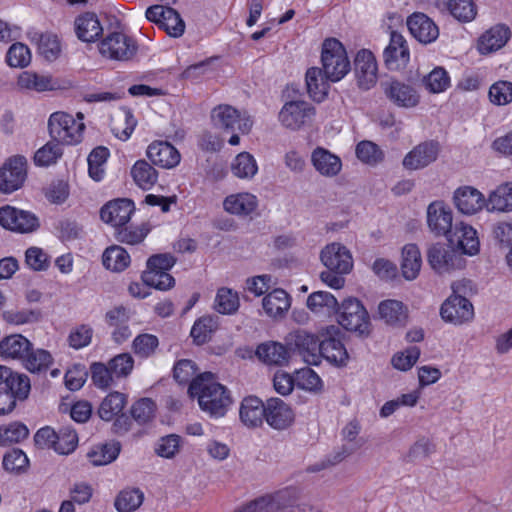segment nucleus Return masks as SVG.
<instances>
[{"label":"nucleus","mask_w":512,"mask_h":512,"mask_svg":"<svg viewBox=\"0 0 512 512\" xmlns=\"http://www.w3.org/2000/svg\"><path fill=\"white\" fill-rule=\"evenodd\" d=\"M311 162L315 170L325 177H334L342 169L340 157L323 147H317L313 150Z\"/></svg>","instance_id":"bb28decb"},{"label":"nucleus","mask_w":512,"mask_h":512,"mask_svg":"<svg viewBox=\"0 0 512 512\" xmlns=\"http://www.w3.org/2000/svg\"><path fill=\"white\" fill-rule=\"evenodd\" d=\"M427 260L431 268L439 274L450 272L461 267L462 259L456 251L445 244H433L427 252Z\"/></svg>","instance_id":"9b49d317"},{"label":"nucleus","mask_w":512,"mask_h":512,"mask_svg":"<svg viewBox=\"0 0 512 512\" xmlns=\"http://www.w3.org/2000/svg\"><path fill=\"white\" fill-rule=\"evenodd\" d=\"M291 504V491L284 489L261 496L234 512H280Z\"/></svg>","instance_id":"f8f14e48"},{"label":"nucleus","mask_w":512,"mask_h":512,"mask_svg":"<svg viewBox=\"0 0 512 512\" xmlns=\"http://www.w3.org/2000/svg\"><path fill=\"white\" fill-rule=\"evenodd\" d=\"M440 152V144L435 140L416 145L403 158L402 165L407 170H419L435 162Z\"/></svg>","instance_id":"9d476101"},{"label":"nucleus","mask_w":512,"mask_h":512,"mask_svg":"<svg viewBox=\"0 0 512 512\" xmlns=\"http://www.w3.org/2000/svg\"><path fill=\"white\" fill-rule=\"evenodd\" d=\"M3 318L7 323L14 325L30 324L40 321L42 318V312L38 308L7 310L3 312Z\"/></svg>","instance_id":"680f3d73"},{"label":"nucleus","mask_w":512,"mask_h":512,"mask_svg":"<svg viewBox=\"0 0 512 512\" xmlns=\"http://www.w3.org/2000/svg\"><path fill=\"white\" fill-rule=\"evenodd\" d=\"M75 31L77 37L83 42H94L103 32V28L92 12H86L75 20Z\"/></svg>","instance_id":"473e14b6"},{"label":"nucleus","mask_w":512,"mask_h":512,"mask_svg":"<svg viewBox=\"0 0 512 512\" xmlns=\"http://www.w3.org/2000/svg\"><path fill=\"white\" fill-rule=\"evenodd\" d=\"M33 40L37 43L39 53L48 61L55 60L60 53V43L52 33H34Z\"/></svg>","instance_id":"de8ad7c7"},{"label":"nucleus","mask_w":512,"mask_h":512,"mask_svg":"<svg viewBox=\"0 0 512 512\" xmlns=\"http://www.w3.org/2000/svg\"><path fill=\"white\" fill-rule=\"evenodd\" d=\"M149 232L147 224L128 226L127 224L115 229V239L124 244L136 245L141 243Z\"/></svg>","instance_id":"09e8293b"},{"label":"nucleus","mask_w":512,"mask_h":512,"mask_svg":"<svg viewBox=\"0 0 512 512\" xmlns=\"http://www.w3.org/2000/svg\"><path fill=\"white\" fill-rule=\"evenodd\" d=\"M239 415L245 426L258 427L265 419V403L256 396L245 397L241 402Z\"/></svg>","instance_id":"c85d7f7f"},{"label":"nucleus","mask_w":512,"mask_h":512,"mask_svg":"<svg viewBox=\"0 0 512 512\" xmlns=\"http://www.w3.org/2000/svg\"><path fill=\"white\" fill-rule=\"evenodd\" d=\"M135 183L142 189H150L157 181V171L145 160H138L131 169Z\"/></svg>","instance_id":"a18cd8bd"},{"label":"nucleus","mask_w":512,"mask_h":512,"mask_svg":"<svg viewBox=\"0 0 512 512\" xmlns=\"http://www.w3.org/2000/svg\"><path fill=\"white\" fill-rule=\"evenodd\" d=\"M380 318L391 326H404L407 322V307L398 300L388 299L380 302L378 306Z\"/></svg>","instance_id":"72a5a7b5"},{"label":"nucleus","mask_w":512,"mask_h":512,"mask_svg":"<svg viewBox=\"0 0 512 512\" xmlns=\"http://www.w3.org/2000/svg\"><path fill=\"white\" fill-rule=\"evenodd\" d=\"M422 266L420 249L416 244L409 243L402 248L400 268L402 276L412 281L419 275Z\"/></svg>","instance_id":"2f4dec72"},{"label":"nucleus","mask_w":512,"mask_h":512,"mask_svg":"<svg viewBox=\"0 0 512 512\" xmlns=\"http://www.w3.org/2000/svg\"><path fill=\"white\" fill-rule=\"evenodd\" d=\"M144 500V494L139 489L121 491L115 499V508L119 512H132L140 507Z\"/></svg>","instance_id":"5fc2aeb1"},{"label":"nucleus","mask_w":512,"mask_h":512,"mask_svg":"<svg viewBox=\"0 0 512 512\" xmlns=\"http://www.w3.org/2000/svg\"><path fill=\"white\" fill-rule=\"evenodd\" d=\"M438 6H442L443 9L449 11L460 22H470L477 14L473 0H447L438 2Z\"/></svg>","instance_id":"4c0bfd02"},{"label":"nucleus","mask_w":512,"mask_h":512,"mask_svg":"<svg viewBox=\"0 0 512 512\" xmlns=\"http://www.w3.org/2000/svg\"><path fill=\"white\" fill-rule=\"evenodd\" d=\"M212 121L215 127L223 129L227 132L248 133L253 125L250 118L241 119L238 110L230 105H219L212 110Z\"/></svg>","instance_id":"1a4fd4ad"},{"label":"nucleus","mask_w":512,"mask_h":512,"mask_svg":"<svg viewBox=\"0 0 512 512\" xmlns=\"http://www.w3.org/2000/svg\"><path fill=\"white\" fill-rule=\"evenodd\" d=\"M423 82L430 92L440 93L449 86L450 78L444 68L437 67L424 77Z\"/></svg>","instance_id":"0e129e2a"},{"label":"nucleus","mask_w":512,"mask_h":512,"mask_svg":"<svg viewBox=\"0 0 512 512\" xmlns=\"http://www.w3.org/2000/svg\"><path fill=\"white\" fill-rule=\"evenodd\" d=\"M25 368L32 373L45 372L53 362L51 354L44 349H33L23 357L22 359Z\"/></svg>","instance_id":"37998d69"},{"label":"nucleus","mask_w":512,"mask_h":512,"mask_svg":"<svg viewBox=\"0 0 512 512\" xmlns=\"http://www.w3.org/2000/svg\"><path fill=\"white\" fill-rule=\"evenodd\" d=\"M295 419L292 408L280 398H269L265 402V420L275 430L290 427Z\"/></svg>","instance_id":"dca6fc26"},{"label":"nucleus","mask_w":512,"mask_h":512,"mask_svg":"<svg viewBox=\"0 0 512 512\" xmlns=\"http://www.w3.org/2000/svg\"><path fill=\"white\" fill-rule=\"evenodd\" d=\"M453 200L457 209L467 215L475 214L484 206L487 207L484 195L472 186L458 188L454 192Z\"/></svg>","instance_id":"393cba45"},{"label":"nucleus","mask_w":512,"mask_h":512,"mask_svg":"<svg viewBox=\"0 0 512 512\" xmlns=\"http://www.w3.org/2000/svg\"><path fill=\"white\" fill-rule=\"evenodd\" d=\"M30 389L27 375L12 378L10 383H0V415L10 413L16 406V400H25Z\"/></svg>","instance_id":"6e6552de"},{"label":"nucleus","mask_w":512,"mask_h":512,"mask_svg":"<svg viewBox=\"0 0 512 512\" xmlns=\"http://www.w3.org/2000/svg\"><path fill=\"white\" fill-rule=\"evenodd\" d=\"M257 207V199L250 193L228 196L224 201L226 211L237 215H248Z\"/></svg>","instance_id":"ea45409f"},{"label":"nucleus","mask_w":512,"mask_h":512,"mask_svg":"<svg viewBox=\"0 0 512 512\" xmlns=\"http://www.w3.org/2000/svg\"><path fill=\"white\" fill-rule=\"evenodd\" d=\"M63 155L60 142L51 140L39 148L34 155V162L37 166L47 167L55 164Z\"/></svg>","instance_id":"603ef678"},{"label":"nucleus","mask_w":512,"mask_h":512,"mask_svg":"<svg viewBox=\"0 0 512 512\" xmlns=\"http://www.w3.org/2000/svg\"><path fill=\"white\" fill-rule=\"evenodd\" d=\"M489 98L496 105H506L512 101V82L498 81L489 89Z\"/></svg>","instance_id":"774afa93"},{"label":"nucleus","mask_w":512,"mask_h":512,"mask_svg":"<svg viewBox=\"0 0 512 512\" xmlns=\"http://www.w3.org/2000/svg\"><path fill=\"white\" fill-rule=\"evenodd\" d=\"M143 283L158 290H168L175 285V279L165 271L146 269L141 276Z\"/></svg>","instance_id":"bf43d9fd"},{"label":"nucleus","mask_w":512,"mask_h":512,"mask_svg":"<svg viewBox=\"0 0 512 512\" xmlns=\"http://www.w3.org/2000/svg\"><path fill=\"white\" fill-rule=\"evenodd\" d=\"M333 332H339L338 327L329 326L327 328L329 336L321 340L319 359L322 357L336 367H344L348 363L349 354L341 340L332 335Z\"/></svg>","instance_id":"2eb2a0df"},{"label":"nucleus","mask_w":512,"mask_h":512,"mask_svg":"<svg viewBox=\"0 0 512 512\" xmlns=\"http://www.w3.org/2000/svg\"><path fill=\"white\" fill-rule=\"evenodd\" d=\"M188 393L192 398L197 397L203 411L215 417L224 416L232 403L229 390L214 381V375L211 372L198 375L189 384Z\"/></svg>","instance_id":"f257e3e1"},{"label":"nucleus","mask_w":512,"mask_h":512,"mask_svg":"<svg viewBox=\"0 0 512 512\" xmlns=\"http://www.w3.org/2000/svg\"><path fill=\"white\" fill-rule=\"evenodd\" d=\"M134 203L130 199H116L105 204L100 210L101 219L115 229L128 223L134 212Z\"/></svg>","instance_id":"4be33fe9"},{"label":"nucleus","mask_w":512,"mask_h":512,"mask_svg":"<svg viewBox=\"0 0 512 512\" xmlns=\"http://www.w3.org/2000/svg\"><path fill=\"white\" fill-rule=\"evenodd\" d=\"M21 88L43 92L53 89L52 79L49 76L39 75L35 72L24 71L18 77Z\"/></svg>","instance_id":"3c124183"},{"label":"nucleus","mask_w":512,"mask_h":512,"mask_svg":"<svg viewBox=\"0 0 512 512\" xmlns=\"http://www.w3.org/2000/svg\"><path fill=\"white\" fill-rule=\"evenodd\" d=\"M306 86L309 96L316 102H322L328 95L330 88L328 79L319 67H311L306 72Z\"/></svg>","instance_id":"7c9ffc66"},{"label":"nucleus","mask_w":512,"mask_h":512,"mask_svg":"<svg viewBox=\"0 0 512 512\" xmlns=\"http://www.w3.org/2000/svg\"><path fill=\"white\" fill-rule=\"evenodd\" d=\"M289 344L306 363L311 365L319 364L321 341L317 336L305 330H297L289 334Z\"/></svg>","instance_id":"ddd939ff"},{"label":"nucleus","mask_w":512,"mask_h":512,"mask_svg":"<svg viewBox=\"0 0 512 512\" xmlns=\"http://www.w3.org/2000/svg\"><path fill=\"white\" fill-rule=\"evenodd\" d=\"M357 158L368 165H377L384 159V153L380 147L372 141L364 140L356 146Z\"/></svg>","instance_id":"4d7b16f0"},{"label":"nucleus","mask_w":512,"mask_h":512,"mask_svg":"<svg viewBox=\"0 0 512 512\" xmlns=\"http://www.w3.org/2000/svg\"><path fill=\"white\" fill-rule=\"evenodd\" d=\"M181 437L177 434H169L161 437L156 446L155 452L163 458H173L180 450Z\"/></svg>","instance_id":"69168bd1"},{"label":"nucleus","mask_w":512,"mask_h":512,"mask_svg":"<svg viewBox=\"0 0 512 512\" xmlns=\"http://www.w3.org/2000/svg\"><path fill=\"white\" fill-rule=\"evenodd\" d=\"M446 238L452 247H456L463 254L473 256L479 252L477 232L470 225L456 223Z\"/></svg>","instance_id":"4468645a"},{"label":"nucleus","mask_w":512,"mask_h":512,"mask_svg":"<svg viewBox=\"0 0 512 512\" xmlns=\"http://www.w3.org/2000/svg\"><path fill=\"white\" fill-rule=\"evenodd\" d=\"M315 113L314 106L306 101H288L281 108L278 120L285 128L296 131L312 122Z\"/></svg>","instance_id":"39448f33"},{"label":"nucleus","mask_w":512,"mask_h":512,"mask_svg":"<svg viewBox=\"0 0 512 512\" xmlns=\"http://www.w3.org/2000/svg\"><path fill=\"white\" fill-rule=\"evenodd\" d=\"M32 343L21 334H13L4 337L0 341V355L5 358L19 359L31 350Z\"/></svg>","instance_id":"c9c22d12"},{"label":"nucleus","mask_w":512,"mask_h":512,"mask_svg":"<svg viewBox=\"0 0 512 512\" xmlns=\"http://www.w3.org/2000/svg\"><path fill=\"white\" fill-rule=\"evenodd\" d=\"M156 403L151 398L137 400L130 409V414L139 425L151 422L155 417Z\"/></svg>","instance_id":"6e6d98bb"},{"label":"nucleus","mask_w":512,"mask_h":512,"mask_svg":"<svg viewBox=\"0 0 512 512\" xmlns=\"http://www.w3.org/2000/svg\"><path fill=\"white\" fill-rule=\"evenodd\" d=\"M440 314L444 321L459 325L473 318L474 309L467 298L449 297L441 305Z\"/></svg>","instance_id":"412c9836"},{"label":"nucleus","mask_w":512,"mask_h":512,"mask_svg":"<svg viewBox=\"0 0 512 512\" xmlns=\"http://www.w3.org/2000/svg\"><path fill=\"white\" fill-rule=\"evenodd\" d=\"M147 157L154 164L170 169L179 164L181 156L178 150L166 141H155L147 148Z\"/></svg>","instance_id":"a878e982"},{"label":"nucleus","mask_w":512,"mask_h":512,"mask_svg":"<svg viewBox=\"0 0 512 512\" xmlns=\"http://www.w3.org/2000/svg\"><path fill=\"white\" fill-rule=\"evenodd\" d=\"M510 38V30L505 25H496L487 30L478 41L481 54H488L502 48Z\"/></svg>","instance_id":"c756f323"},{"label":"nucleus","mask_w":512,"mask_h":512,"mask_svg":"<svg viewBox=\"0 0 512 512\" xmlns=\"http://www.w3.org/2000/svg\"><path fill=\"white\" fill-rule=\"evenodd\" d=\"M387 97L401 107H414L419 102L416 90L405 83L392 81L385 89Z\"/></svg>","instance_id":"f704fd0d"},{"label":"nucleus","mask_w":512,"mask_h":512,"mask_svg":"<svg viewBox=\"0 0 512 512\" xmlns=\"http://www.w3.org/2000/svg\"><path fill=\"white\" fill-rule=\"evenodd\" d=\"M27 176V161L24 156L10 157L0 168V192L9 194L18 190Z\"/></svg>","instance_id":"0eeeda50"},{"label":"nucleus","mask_w":512,"mask_h":512,"mask_svg":"<svg viewBox=\"0 0 512 512\" xmlns=\"http://www.w3.org/2000/svg\"><path fill=\"white\" fill-rule=\"evenodd\" d=\"M258 167L254 157L248 152L238 154L231 164L234 176L241 179H251L257 173Z\"/></svg>","instance_id":"8fccbe9b"},{"label":"nucleus","mask_w":512,"mask_h":512,"mask_svg":"<svg viewBox=\"0 0 512 512\" xmlns=\"http://www.w3.org/2000/svg\"><path fill=\"white\" fill-rule=\"evenodd\" d=\"M377 63L373 53L369 50H361L354 60V71L358 86L368 90L377 82Z\"/></svg>","instance_id":"6ab92c4d"},{"label":"nucleus","mask_w":512,"mask_h":512,"mask_svg":"<svg viewBox=\"0 0 512 512\" xmlns=\"http://www.w3.org/2000/svg\"><path fill=\"white\" fill-rule=\"evenodd\" d=\"M320 258L327 269L335 271L337 274H347L353 267L349 250L340 243L327 245L321 251Z\"/></svg>","instance_id":"a211bd4d"},{"label":"nucleus","mask_w":512,"mask_h":512,"mask_svg":"<svg viewBox=\"0 0 512 512\" xmlns=\"http://www.w3.org/2000/svg\"><path fill=\"white\" fill-rule=\"evenodd\" d=\"M127 403V397L120 392L108 394L101 402L98 415L104 421H111L118 416Z\"/></svg>","instance_id":"58836bf2"},{"label":"nucleus","mask_w":512,"mask_h":512,"mask_svg":"<svg viewBox=\"0 0 512 512\" xmlns=\"http://www.w3.org/2000/svg\"><path fill=\"white\" fill-rule=\"evenodd\" d=\"M307 307L315 313L322 312L324 309L328 313L336 311L338 301L334 295L326 291H316L309 295Z\"/></svg>","instance_id":"864d4df0"},{"label":"nucleus","mask_w":512,"mask_h":512,"mask_svg":"<svg viewBox=\"0 0 512 512\" xmlns=\"http://www.w3.org/2000/svg\"><path fill=\"white\" fill-rule=\"evenodd\" d=\"M321 63V69L331 82L340 81L351 69L346 49L336 38H328L323 42Z\"/></svg>","instance_id":"f03ea898"},{"label":"nucleus","mask_w":512,"mask_h":512,"mask_svg":"<svg viewBox=\"0 0 512 512\" xmlns=\"http://www.w3.org/2000/svg\"><path fill=\"white\" fill-rule=\"evenodd\" d=\"M338 323L347 331L356 332L359 335H368L370 332V318L367 310L357 298H347L338 307Z\"/></svg>","instance_id":"7ed1b4c3"},{"label":"nucleus","mask_w":512,"mask_h":512,"mask_svg":"<svg viewBox=\"0 0 512 512\" xmlns=\"http://www.w3.org/2000/svg\"><path fill=\"white\" fill-rule=\"evenodd\" d=\"M255 354L262 363L269 366L286 365L290 357L287 347L275 341H267L259 344Z\"/></svg>","instance_id":"cd10ccee"},{"label":"nucleus","mask_w":512,"mask_h":512,"mask_svg":"<svg viewBox=\"0 0 512 512\" xmlns=\"http://www.w3.org/2000/svg\"><path fill=\"white\" fill-rule=\"evenodd\" d=\"M0 225L14 232L31 233L39 226V218L32 212L6 205L0 208Z\"/></svg>","instance_id":"423d86ee"},{"label":"nucleus","mask_w":512,"mask_h":512,"mask_svg":"<svg viewBox=\"0 0 512 512\" xmlns=\"http://www.w3.org/2000/svg\"><path fill=\"white\" fill-rule=\"evenodd\" d=\"M29 435L28 428L20 422H13L7 426L0 427V445L18 443Z\"/></svg>","instance_id":"e2e57ef3"},{"label":"nucleus","mask_w":512,"mask_h":512,"mask_svg":"<svg viewBox=\"0 0 512 512\" xmlns=\"http://www.w3.org/2000/svg\"><path fill=\"white\" fill-rule=\"evenodd\" d=\"M100 52L116 60H127L136 52L134 41L123 33L108 35L100 45Z\"/></svg>","instance_id":"f3484780"},{"label":"nucleus","mask_w":512,"mask_h":512,"mask_svg":"<svg viewBox=\"0 0 512 512\" xmlns=\"http://www.w3.org/2000/svg\"><path fill=\"white\" fill-rule=\"evenodd\" d=\"M452 211L441 201L432 202L427 208V223L437 236L447 237L452 226Z\"/></svg>","instance_id":"b1692460"},{"label":"nucleus","mask_w":512,"mask_h":512,"mask_svg":"<svg viewBox=\"0 0 512 512\" xmlns=\"http://www.w3.org/2000/svg\"><path fill=\"white\" fill-rule=\"evenodd\" d=\"M217 323L211 316L199 318L192 326L190 335L197 345H202L211 339Z\"/></svg>","instance_id":"13d9d810"},{"label":"nucleus","mask_w":512,"mask_h":512,"mask_svg":"<svg viewBox=\"0 0 512 512\" xmlns=\"http://www.w3.org/2000/svg\"><path fill=\"white\" fill-rule=\"evenodd\" d=\"M262 305L269 317L282 316L290 307L289 295L283 289H275L263 298Z\"/></svg>","instance_id":"e433bc0d"},{"label":"nucleus","mask_w":512,"mask_h":512,"mask_svg":"<svg viewBox=\"0 0 512 512\" xmlns=\"http://www.w3.org/2000/svg\"><path fill=\"white\" fill-rule=\"evenodd\" d=\"M85 126L77 122L72 115L64 112L53 113L48 121L51 138L62 144L72 145L79 143Z\"/></svg>","instance_id":"20e7f679"},{"label":"nucleus","mask_w":512,"mask_h":512,"mask_svg":"<svg viewBox=\"0 0 512 512\" xmlns=\"http://www.w3.org/2000/svg\"><path fill=\"white\" fill-rule=\"evenodd\" d=\"M90 373L93 384L100 389L108 388L113 382L114 373L109 364L94 362L90 366Z\"/></svg>","instance_id":"338daca9"},{"label":"nucleus","mask_w":512,"mask_h":512,"mask_svg":"<svg viewBox=\"0 0 512 512\" xmlns=\"http://www.w3.org/2000/svg\"><path fill=\"white\" fill-rule=\"evenodd\" d=\"M239 306L240 302L237 292L226 287L218 289L214 302V308L218 313L231 315L237 312Z\"/></svg>","instance_id":"49530a36"},{"label":"nucleus","mask_w":512,"mask_h":512,"mask_svg":"<svg viewBox=\"0 0 512 512\" xmlns=\"http://www.w3.org/2000/svg\"><path fill=\"white\" fill-rule=\"evenodd\" d=\"M487 209L501 212L512 210V182L501 184L490 193Z\"/></svg>","instance_id":"a19ab883"},{"label":"nucleus","mask_w":512,"mask_h":512,"mask_svg":"<svg viewBox=\"0 0 512 512\" xmlns=\"http://www.w3.org/2000/svg\"><path fill=\"white\" fill-rule=\"evenodd\" d=\"M120 450L119 442L106 443L92 449L88 453V458L94 466H103L113 462L118 457Z\"/></svg>","instance_id":"c03bdc74"},{"label":"nucleus","mask_w":512,"mask_h":512,"mask_svg":"<svg viewBox=\"0 0 512 512\" xmlns=\"http://www.w3.org/2000/svg\"><path fill=\"white\" fill-rule=\"evenodd\" d=\"M411 35L422 44H430L439 37V28L424 13H414L407 19Z\"/></svg>","instance_id":"5701e85b"},{"label":"nucleus","mask_w":512,"mask_h":512,"mask_svg":"<svg viewBox=\"0 0 512 512\" xmlns=\"http://www.w3.org/2000/svg\"><path fill=\"white\" fill-rule=\"evenodd\" d=\"M2 464L6 471L22 474L28 469L29 459L22 450L13 449L4 455Z\"/></svg>","instance_id":"052dcab7"},{"label":"nucleus","mask_w":512,"mask_h":512,"mask_svg":"<svg viewBox=\"0 0 512 512\" xmlns=\"http://www.w3.org/2000/svg\"><path fill=\"white\" fill-rule=\"evenodd\" d=\"M102 263L108 270L121 272L129 266L130 256L123 247L113 245L106 248L104 251L102 256Z\"/></svg>","instance_id":"79ce46f5"},{"label":"nucleus","mask_w":512,"mask_h":512,"mask_svg":"<svg viewBox=\"0 0 512 512\" xmlns=\"http://www.w3.org/2000/svg\"><path fill=\"white\" fill-rule=\"evenodd\" d=\"M383 59L389 70H398L408 64L410 59L409 49L406 40L400 33L391 32L389 45L383 52Z\"/></svg>","instance_id":"aec40b11"}]
</instances>
